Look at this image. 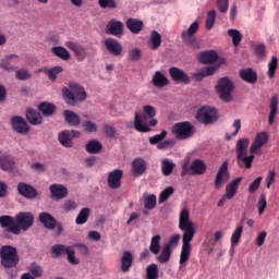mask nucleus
Returning <instances> with one entry per match:
<instances>
[{
  "label": "nucleus",
  "instance_id": "nucleus-58",
  "mask_svg": "<svg viewBox=\"0 0 279 279\" xmlns=\"http://www.w3.org/2000/svg\"><path fill=\"white\" fill-rule=\"evenodd\" d=\"M82 125H83L84 132H88L89 134H93L98 130L97 123L90 120H85Z\"/></svg>",
  "mask_w": 279,
  "mask_h": 279
},
{
  "label": "nucleus",
  "instance_id": "nucleus-9",
  "mask_svg": "<svg viewBox=\"0 0 279 279\" xmlns=\"http://www.w3.org/2000/svg\"><path fill=\"white\" fill-rule=\"evenodd\" d=\"M158 125V120L155 118H150V121L148 124H143V120H141V114L138 112H135L134 117V129L136 132H142L143 134L147 132H151V128H156Z\"/></svg>",
  "mask_w": 279,
  "mask_h": 279
},
{
  "label": "nucleus",
  "instance_id": "nucleus-27",
  "mask_svg": "<svg viewBox=\"0 0 279 279\" xmlns=\"http://www.w3.org/2000/svg\"><path fill=\"white\" fill-rule=\"evenodd\" d=\"M133 263H134V255H132V252L125 251L121 257V271H123V274H128V271L132 269Z\"/></svg>",
  "mask_w": 279,
  "mask_h": 279
},
{
  "label": "nucleus",
  "instance_id": "nucleus-21",
  "mask_svg": "<svg viewBox=\"0 0 279 279\" xmlns=\"http://www.w3.org/2000/svg\"><path fill=\"white\" fill-rule=\"evenodd\" d=\"M49 191L52 199H64L69 195V190L62 184H51Z\"/></svg>",
  "mask_w": 279,
  "mask_h": 279
},
{
  "label": "nucleus",
  "instance_id": "nucleus-52",
  "mask_svg": "<svg viewBox=\"0 0 279 279\" xmlns=\"http://www.w3.org/2000/svg\"><path fill=\"white\" fill-rule=\"evenodd\" d=\"M70 247L63 244H54L51 246V253L54 254L56 258H60L62 254H66Z\"/></svg>",
  "mask_w": 279,
  "mask_h": 279
},
{
  "label": "nucleus",
  "instance_id": "nucleus-44",
  "mask_svg": "<svg viewBox=\"0 0 279 279\" xmlns=\"http://www.w3.org/2000/svg\"><path fill=\"white\" fill-rule=\"evenodd\" d=\"M161 239L162 238L160 236V234H157V235L153 236L150 240L149 252H151V254H155V256H158V254H160Z\"/></svg>",
  "mask_w": 279,
  "mask_h": 279
},
{
  "label": "nucleus",
  "instance_id": "nucleus-37",
  "mask_svg": "<svg viewBox=\"0 0 279 279\" xmlns=\"http://www.w3.org/2000/svg\"><path fill=\"white\" fill-rule=\"evenodd\" d=\"M51 53L56 56L57 58H60V60H71V52L66 50V48L62 46H54L51 48Z\"/></svg>",
  "mask_w": 279,
  "mask_h": 279
},
{
  "label": "nucleus",
  "instance_id": "nucleus-38",
  "mask_svg": "<svg viewBox=\"0 0 279 279\" xmlns=\"http://www.w3.org/2000/svg\"><path fill=\"white\" fill-rule=\"evenodd\" d=\"M175 169V163L171 159L161 160V173L165 178H169Z\"/></svg>",
  "mask_w": 279,
  "mask_h": 279
},
{
  "label": "nucleus",
  "instance_id": "nucleus-25",
  "mask_svg": "<svg viewBox=\"0 0 279 279\" xmlns=\"http://www.w3.org/2000/svg\"><path fill=\"white\" fill-rule=\"evenodd\" d=\"M240 77L247 84H256L258 82V74L251 68L240 70Z\"/></svg>",
  "mask_w": 279,
  "mask_h": 279
},
{
  "label": "nucleus",
  "instance_id": "nucleus-6",
  "mask_svg": "<svg viewBox=\"0 0 279 279\" xmlns=\"http://www.w3.org/2000/svg\"><path fill=\"white\" fill-rule=\"evenodd\" d=\"M196 119L199 123L213 125V123H217V121H219V111L214 107L205 106L198 109Z\"/></svg>",
  "mask_w": 279,
  "mask_h": 279
},
{
  "label": "nucleus",
  "instance_id": "nucleus-33",
  "mask_svg": "<svg viewBox=\"0 0 279 279\" xmlns=\"http://www.w3.org/2000/svg\"><path fill=\"white\" fill-rule=\"evenodd\" d=\"M151 82L157 88H165V86H169V78H167V76L160 71L155 72Z\"/></svg>",
  "mask_w": 279,
  "mask_h": 279
},
{
  "label": "nucleus",
  "instance_id": "nucleus-1",
  "mask_svg": "<svg viewBox=\"0 0 279 279\" xmlns=\"http://www.w3.org/2000/svg\"><path fill=\"white\" fill-rule=\"evenodd\" d=\"M179 230L183 232V244L180 254V265L189 263L191 258V241L195 239V226L191 221V214L189 209L184 208L181 210L179 216Z\"/></svg>",
  "mask_w": 279,
  "mask_h": 279
},
{
  "label": "nucleus",
  "instance_id": "nucleus-48",
  "mask_svg": "<svg viewBox=\"0 0 279 279\" xmlns=\"http://www.w3.org/2000/svg\"><path fill=\"white\" fill-rule=\"evenodd\" d=\"M228 35L231 36L234 47H239V45H241V40H243V35L241 34V32L234 28H230L228 31Z\"/></svg>",
  "mask_w": 279,
  "mask_h": 279
},
{
  "label": "nucleus",
  "instance_id": "nucleus-32",
  "mask_svg": "<svg viewBox=\"0 0 279 279\" xmlns=\"http://www.w3.org/2000/svg\"><path fill=\"white\" fill-rule=\"evenodd\" d=\"M70 90L75 95L77 101H86V89L77 83H70Z\"/></svg>",
  "mask_w": 279,
  "mask_h": 279
},
{
  "label": "nucleus",
  "instance_id": "nucleus-42",
  "mask_svg": "<svg viewBox=\"0 0 279 279\" xmlns=\"http://www.w3.org/2000/svg\"><path fill=\"white\" fill-rule=\"evenodd\" d=\"M162 45V36L158 31H153L150 34L149 47L153 51H156Z\"/></svg>",
  "mask_w": 279,
  "mask_h": 279
},
{
  "label": "nucleus",
  "instance_id": "nucleus-47",
  "mask_svg": "<svg viewBox=\"0 0 279 279\" xmlns=\"http://www.w3.org/2000/svg\"><path fill=\"white\" fill-rule=\"evenodd\" d=\"M238 158V163L241 165V162H243V165H245L246 169H252V163L254 162V153H251L250 156H247V154L241 155V157L236 156Z\"/></svg>",
  "mask_w": 279,
  "mask_h": 279
},
{
  "label": "nucleus",
  "instance_id": "nucleus-18",
  "mask_svg": "<svg viewBox=\"0 0 279 279\" xmlns=\"http://www.w3.org/2000/svg\"><path fill=\"white\" fill-rule=\"evenodd\" d=\"M132 175L134 178H141V175H143L145 173V171H147V162L145 161V159L138 157L135 158L132 163Z\"/></svg>",
  "mask_w": 279,
  "mask_h": 279
},
{
  "label": "nucleus",
  "instance_id": "nucleus-5",
  "mask_svg": "<svg viewBox=\"0 0 279 279\" xmlns=\"http://www.w3.org/2000/svg\"><path fill=\"white\" fill-rule=\"evenodd\" d=\"M199 32V22L192 23L186 31H182L181 38L192 49H201L202 44L195 38L196 33Z\"/></svg>",
  "mask_w": 279,
  "mask_h": 279
},
{
  "label": "nucleus",
  "instance_id": "nucleus-57",
  "mask_svg": "<svg viewBox=\"0 0 279 279\" xmlns=\"http://www.w3.org/2000/svg\"><path fill=\"white\" fill-rule=\"evenodd\" d=\"M173 193H175L173 186L166 187L159 195V204H163V202H167V199H169V196Z\"/></svg>",
  "mask_w": 279,
  "mask_h": 279
},
{
  "label": "nucleus",
  "instance_id": "nucleus-30",
  "mask_svg": "<svg viewBox=\"0 0 279 279\" xmlns=\"http://www.w3.org/2000/svg\"><path fill=\"white\" fill-rule=\"evenodd\" d=\"M215 71H217V68L210 65L201 70L199 72L192 74V78L194 82H202L204 77H210V75H215Z\"/></svg>",
  "mask_w": 279,
  "mask_h": 279
},
{
  "label": "nucleus",
  "instance_id": "nucleus-36",
  "mask_svg": "<svg viewBox=\"0 0 279 279\" xmlns=\"http://www.w3.org/2000/svg\"><path fill=\"white\" fill-rule=\"evenodd\" d=\"M26 119L32 125H40L43 123V116L34 109L26 110Z\"/></svg>",
  "mask_w": 279,
  "mask_h": 279
},
{
  "label": "nucleus",
  "instance_id": "nucleus-34",
  "mask_svg": "<svg viewBox=\"0 0 279 279\" xmlns=\"http://www.w3.org/2000/svg\"><path fill=\"white\" fill-rule=\"evenodd\" d=\"M0 167L3 171H12V169H14V157L8 154L1 155Z\"/></svg>",
  "mask_w": 279,
  "mask_h": 279
},
{
  "label": "nucleus",
  "instance_id": "nucleus-35",
  "mask_svg": "<svg viewBox=\"0 0 279 279\" xmlns=\"http://www.w3.org/2000/svg\"><path fill=\"white\" fill-rule=\"evenodd\" d=\"M248 147H250V138L247 137L240 138L235 145L236 156L241 158V156H244V154H247Z\"/></svg>",
  "mask_w": 279,
  "mask_h": 279
},
{
  "label": "nucleus",
  "instance_id": "nucleus-45",
  "mask_svg": "<svg viewBox=\"0 0 279 279\" xmlns=\"http://www.w3.org/2000/svg\"><path fill=\"white\" fill-rule=\"evenodd\" d=\"M62 93H63V99L65 102L69 104V106H75V104L80 101L77 100V96H75L71 89L64 87L62 89Z\"/></svg>",
  "mask_w": 279,
  "mask_h": 279
},
{
  "label": "nucleus",
  "instance_id": "nucleus-15",
  "mask_svg": "<svg viewBox=\"0 0 279 279\" xmlns=\"http://www.w3.org/2000/svg\"><path fill=\"white\" fill-rule=\"evenodd\" d=\"M121 180H123V170L116 169L109 172L107 179L109 189H121Z\"/></svg>",
  "mask_w": 279,
  "mask_h": 279
},
{
  "label": "nucleus",
  "instance_id": "nucleus-59",
  "mask_svg": "<svg viewBox=\"0 0 279 279\" xmlns=\"http://www.w3.org/2000/svg\"><path fill=\"white\" fill-rule=\"evenodd\" d=\"M144 206L146 210H154L156 208V195L150 194L145 197Z\"/></svg>",
  "mask_w": 279,
  "mask_h": 279
},
{
  "label": "nucleus",
  "instance_id": "nucleus-62",
  "mask_svg": "<svg viewBox=\"0 0 279 279\" xmlns=\"http://www.w3.org/2000/svg\"><path fill=\"white\" fill-rule=\"evenodd\" d=\"M15 77L16 80L25 82V80H29V77H32V74L27 69H20L15 71Z\"/></svg>",
  "mask_w": 279,
  "mask_h": 279
},
{
  "label": "nucleus",
  "instance_id": "nucleus-46",
  "mask_svg": "<svg viewBox=\"0 0 279 279\" xmlns=\"http://www.w3.org/2000/svg\"><path fill=\"white\" fill-rule=\"evenodd\" d=\"M158 263L165 264L171 260V248L169 245H163L161 253L157 257Z\"/></svg>",
  "mask_w": 279,
  "mask_h": 279
},
{
  "label": "nucleus",
  "instance_id": "nucleus-61",
  "mask_svg": "<svg viewBox=\"0 0 279 279\" xmlns=\"http://www.w3.org/2000/svg\"><path fill=\"white\" fill-rule=\"evenodd\" d=\"M98 4L102 10H117V1L114 0H98Z\"/></svg>",
  "mask_w": 279,
  "mask_h": 279
},
{
  "label": "nucleus",
  "instance_id": "nucleus-29",
  "mask_svg": "<svg viewBox=\"0 0 279 279\" xmlns=\"http://www.w3.org/2000/svg\"><path fill=\"white\" fill-rule=\"evenodd\" d=\"M63 117H64L65 123H68V125H71L72 128H77L80 123H82L80 116H77V113H75L72 110H64Z\"/></svg>",
  "mask_w": 279,
  "mask_h": 279
},
{
  "label": "nucleus",
  "instance_id": "nucleus-11",
  "mask_svg": "<svg viewBox=\"0 0 279 279\" xmlns=\"http://www.w3.org/2000/svg\"><path fill=\"white\" fill-rule=\"evenodd\" d=\"M65 47H68L70 51H73L74 58H76L77 62H84V60H86V56H88L86 47L75 41H66Z\"/></svg>",
  "mask_w": 279,
  "mask_h": 279
},
{
  "label": "nucleus",
  "instance_id": "nucleus-10",
  "mask_svg": "<svg viewBox=\"0 0 279 279\" xmlns=\"http://www.w3.org/2000/svg\"><path fill=\"white\" fill-rule=\"evenodd\" d=\"M230 181V172H228V161H225L221 167L219 168L217 174H216V180H215V189L219 191L226 182Z\"/></svg>",
  "mask_w": 279,
  "mask_h": 279
},
{
  "label": "nucleus",
  "instance_id": "nucleus-14",
  "mask_svg": "<svg viewBox=\"0 0 279 279\" xmlns=\"http://www.w3.org/2000/svg\"><path fill=\"white\" fill-rule=\"evenodd\" d=\"M12 130L17 134H27L29 132V125L25 119L21 116H15L11 118Z\"/></svg>",
  "mask_w": 279,
  "mask_h": 279
},
{
  "label": "nucleus",
  "instance_id": "nucleus-24",
  "mask_svg": "<svg viewBox=\"0 0 279 279\" xmlns=\"http://www.w3.org/2000/svg\"><path fill=\"white\" fill-rule=\"evenodd\" d=\"M219 60V54L215 50H208L198 54V62L202 64H213Z\"/></svg>",
  "mask_w": 279,
  "mask_h": 279
},
{
  "label": "nucleus",
  "instance_id": "nucleus-19",
  "mask_svg": "<svg viewBox=\"0 0 279 279\" xmlns=\"http://www.w3.org/2000/svg\"><path fill=\"white\" fill-rule=\"evenodd\" d=\"M170 77L174 82H182L183 84H191V76L186 74L183 70L180 68L172 66L169 69Z\"/></svg>",
  "mask_w": 279,
  "mask_h": 279
},
{
  "label": "nucleus",
  "instance_id": "nucleus-54",
  "mask_svg": "<svg viewBox=\"0 0 279 279\" xmlns=\"http://www.w3.org/2000/svg\"><path fill=\"white\" fill-rule=\"evenodd\" d=\"M278 69V57H272L270 62L268 63V77L271 80L274 75H276V71Z\"/></svg>",
  "mask_w": 279,
  "mask_h": 279
},
{
  "label": "nucleus",
  "instance_id": "nucleus-53",
  "mask_svg": "<svg viewBox=\"0 0 279 279\" xmlns=\"http://www.w3.org/2000/svg\"><path fill=\"white\" fill-rule=\"evenodd\" d=\"M156 117V107L146 105L143 107L142 119H154Z\"/></svg>",
  "mask_w": 279,
  "mask_h": 279
},
{
  "label": "nucleus",
  "instance_id": "nucleus-51",
  "mask_svg": "<svg viewBox=\"0 0 279 279\" xmlns=\"http://www.w3.org/2000/svg\"><path fill=\"white\" fill-rule=\"evenodd\" d=\"M243 234V225H238L235 230L231 235V244L232 246L239 245V241H241V235Z\"/></svg>",
  "mask_w": 279,
  "mask_h": 279
},
{
  "label": "nucleus",
  "instance_id": "nucleus-16",
  "mask_svg": "<svg viewBox=\"0 0 279 279\" xmlns=\"http://www.w3.org/2000/svg\"><path fill=\"white\" fill-rule=\"evenodd\" d=\"M104 46L106 47L107 51L111 53V56L119 57L123 53V46L114 38H106L104 41Z\"/></svg>",
  "mask_w": 279,
  "mask_h": 279
},
{
  "label": "nucleus",
  "instance_id": "nucleus-39",
  "mask_svg": "<svg viewBox=\"0 0 279 279\" xmlns=\"http://www.w3.org/2000/svg\"><path fill=\"white\" fill-rule=\"evenodd\" d=\"M38 110L44 114V117H53L56 112V105L48 101H44L39 104Z\"/></svg>",
  "mask_w": 279,
  "mask_h": 279
},
{
  "label": "nucleus",
  "instance_id": "nucleus-2",
  "mask_svg": "<svg viewBox=\"0 0 279 279\" xmlns=\"http://www.w3.org/2000/svg\"><path fill=\"white\" fill-rule=\"evenodd\" d=\"M0 263L5 269H12L21 263L19 251L12 245H3L0 248Z\"/></svg>",
  "mask_w": 279,
  "mask_h": 279
},
{
  "label": "nucleus",
  "instance_id": "nucleus-7",
  "mask_svg": "<svg viewBox=\"0 0 279 279\" xmlns=\"http://www.w3.org/2000/svg\"><path fill=\"white\" fill-rule=\"evenodd\" d=\"M171 132L179 141H186V138H191L195 134V126L189 121L178 122L173 124Z\"/></svg>",
  "mask_w": 279,
  "mask_h": 279
},
{
  "label": "nucleus",
  "instance_id": "nucleus-8",
  "mask_svg": "<svg viewBox=\"0 0 279 279\" xmlns=\"http://www.w3.org/2000/svg\"><path fill=\"white\" fill-rule=\"evenodd\" d=\"M15 226L24 232H27L32 226H34V214L27 211H21L15 217Z\"/></svg>",
  "mask_w": 279,
  "mask_h": 279
},
{
  "label": "nucleus",
  "instance_id": "nucleus-40",
  "mask_svg": "<svg viewBox=\"0 0 279 279\" xmlns=\"http://www.w3.org/2000/svg\"><path fill=\"white\" fill-rule=\"evenodd\" d=\"M101 149H104V146L97 140H90L85 145V151H87V154H99V151H101Z\"/></svg>",
  "mask_w": 279,
  "mask_h": 279
},
{
  "label": "nucleus",
  "instance_id": "nucleus-41",
  "mask_svg": "<svg viewBox=\"0 0 279 279\" xmlns=\"http://www.w3.org/2000/svg\"><path fill=\"white\" fill-rule=\"evenodd\" d=\"M90 217V208L84 207L80 210L78 215L75 218V225L76 226H84L88 221V218Z\"/></svg>",
  "mask_w": 279,
  "mask_h": 279
},
{
  "label": "nucleus",
  "instance_id": "nucleus-23",
  "mask_svg": "<svg viewBox=\"0 0 279 279\" xmlns=\"http://www.w3.org/2000/svg\"><path fill=\"white\" fill-rule=\"evenodd\" d=\"M241 182H243V178L239 177L235 178L233 181H231L227 187H226V195L225 197L227 199H233L234 195H236V192L239 191V186L241 185Z\"/></svg>",
  "mask_w": 279,
  "mask_h": 279
},
{
  "label": "nucleus",
  "instance_id": "nucleus-31",
  "mask_svg": "<svg viewBox=\"0 0 279 279\" xmlns=\"http://www.w3.org/2000/svg\"><path fill=\"white\" fill-rule=\"evenodd\" d=\"M278 104H279V98L277 95L272 96L270 99V112L268 116V123L269 125H274V121H276V116L278 114Z\"/></svg>",
  "mask_w": 279,
  "mask_h": 279
},
{
  "label": "nucleus",
  "instance_id": "nucleus-20",
  "mask_svg": "<svg viewBox=\"0 0 279 279\" xmlns=\"http://www.w3.org/2000/svg\"><path fill=\"white\" fill-rule=\"evenodd\" d=\"M269 141V135L267 132H260L255 136L253 144L250 147L251 154H256L258 149L263 148V145H266Z\"/></svg>",
  "mask_w": 279,
  "mask_h": 279
},
{
  "label": "nucleus",
  "instance_id": "nucleus-50",
  "mask_svg": "<svg viewBox=\"0 0 279 279\" xmlns=\"http://www.w3.org/2000/svg\"><path fill=\"white\" fill-rule=\"evenodd\" d=\"M159 278V270L157 264H150L146 268V279H158Z\"/></svg>",
  "mask_w": 279,
  "mask_h": 279
},
{
  "label": "nucleus",
  "instance_id": "nucleus-49",
  "mask_svg": "<svg viewBox=\"0 0 279 279\" xmlns=\"http://www.w3.org/2000/svg\"><path fill=\"white\" fill-rule=\"evenodd\" d=\"M222 236H223V233L221 231H217L215 233L214 240H210V238H207L205 240V245H207V247L209 248V253L213 252V250H215V246L217 245V241H220Z\"/></svg>",
  "mask_w": 279,
  "mask_h": 279
},
{
  "label": "nucleus",
  "instance_id": "nucleus-63",
  "mask_svg": "<svg viewBox=\"0 0 279 279\" xmlns=\"http://www.w3.org/2000/svg\"><path fill=\"white\" fill-rule=\"evenodd\" d=\"M217 8L221 14H226L228 12V8H230V0H217Z\"/></svg>",
  "mask_w": 279,
  "mask_h": 279
},
{
  "label": "nucleus",
  "instance_id": "nucleus-64",
  "mask_svg": "<svg viewBox=\"0 0 279 279\" xmlns=\"http://www.w3.org/2000/svg\"><path fill=\"white\" fill-rule=\"evenodd\" d=\"M257 207H258V214L263 215V213H265V208H267V196L265 194H260L257 203Z\"/></svg>",
  "mask_w": 279,
  "mask_h": 279
},
{
  "label": "nucleus",
  "instance_id": "nucleus-17",
  "mask_svg": "<svg viewBox=\"0 0 279 279\" xmlns=\"http://www.w3.org/2000/svg\"><path fill=\"white\" fill-rule=\"evenodd\" d=\"M0 226L2 228H8V232H11V234H20V227L16 226V218L14 219L12 216H1Z\"/></svg>",
  "mask_w": 279,
  "mask_h": 279
},
{
  "label": "nucleus",
  "instance_id": "nucleus-22",
  "mask_svg": "<svg viewBox=\"0 0 279 279\" xmlns=\"http://www.w3.org/2000/svg\"><path fill=\"white\" fill-rule=\"evenodd\" d=\"M38 219L47 230H56V222L58 220H56V217L51 216V214L43 211L39 214Z\"/></svg>",
  "mask_w": 279,
  "mask_h": 279
},
{
  "label": "nucleus",
  "instance_id": "nucleus-43",
  "mask_svg": "<svg viewBox=\"0 0 279 279\" xmlns=\"http://www.w3.org/2000/svg\"><path fill=\"white\" fill-rule=\"evenodd\" d=\"M59 143L63 147H73V140L71 138V133L69 130H64L59 133Z\"/></svg>",
  "mask_w": 279,
  "mask_h": 279
},
{
  "label": "nucleus",
  "instance_id": "nucleus-55",
  "mask_svg": "<svg viewBox=\"0 0 279 279\" xmlns=\"http://www.w3.org/2000/svg\"><path fill=\"white\" fill-rule=\"evenodd\" d=\"M217 21V11L211 10L207 13L206 19V29H210L211 27H215V23Z\"/></svg>",
  "mask_w": 279,
  "mask_h": 279
},
{
  "label": "nucleus",
  "instance_id": "nucleus-26",
  "mask_svg": "<svg viewBox=\"0 0 279 279\" xmlns=\"http://www.w3.org/2000/svg\"><path fill=\"white\" fill-rule=\"evenodd\" d=\"M19 62V56L16 54H9L0 62V69H3V71H16V68L13 66V64H16Z\"/></svg>",
  "mask_w": 279,
  "mask_h": 279
},
{
  "label": "nucleus",
  "instance_id": "nucleus-60",
  "mask_svg": "<svg viewBox=\"0 0 279 279\" xmlns=\"http://www.w3.org/2000/svg\"><path fill=\"white\" fill-rule=\"evenodd\" d=\"M28 271H31V274L35 276V278H43V274H44L43 267H40L36 263L31 264V266L28 267Z\"/></svg>",
  "mask_w": 279,
  "mask_h": 279
},
{
  "label": "nucleus",
  "instance_id": "nucleus-13",
  "mask_svg": "<svg viewBox=\"0 0 279 279\" xmlns=\"http://www.w3.org/2000/svg\"><path fill=\"white\" fill-rule=\"evenodd\" d=\"M123 22L112 19L107 23L106 33L121 38V36H123Z\"/></svg>",
  "mask_w": 279,
  "mask_h": 279
},
{
  "label": "nucleus",
  "instance_id": "nucleus-56",
  "mask_svg": "<svg viewBox=\"0 0 279 279\" xmlns=\"http://www.w3.org/2000/svg\"><path fill=\"white\" fill-rule=\"evenodd\" d=\"M62 71H64V68L60 66V65H56L51 69H49L48 72V77L51 82H56V80H58V75H60V73H62Z\"/></svg>",
  "mask_w": 279,
  "mask_h": 279
},
{
  "label": "nucleus",
  "instance_id": "nucleus-3",
  "mask_svg": "<svg viewBox=\"0 0 279 279\" xmlns=\"http://www.w3.org/2000/svg\"><path fill=\"white\" fill-rule=\"evenodd\" d=\"M181 177L184 175H204L206 173V163L202 159H194L191 163V159L186 158L181 166Z\"/></svg>",
  "mask_w": 279,
  "mask_h": 279
},
{
  "label": "nucleus",
  "instance_id": "nucleus-12",
  "mask_svg": "<svg viewBox=\"0 0 279 279\" xmlns=\"http://www.w3.org/2000/svg\"><path fill=\"white\" fill-rule=\"evenodd\" d=\"M17 193L19 195H22V197H25L26 199H36V197H38V191L35 190L34 186L25 182H20L17 184Z\"/></svg>",
  "mask_w": 279,
  "mask_h": 279
},
{
  "label": "nucleus",
  "instance_id": "nucleus-4",
  "mask_svg": "<svg viewBox=\"0 0 279 279\" xmlns=\"http://www.w3.org/2000/svg\"><path fill=\"white\" fill-rule=\"evenodd\" d=\"M216 90L225 104L232 101V90H234V83L230 77H222L216 85Z\"/></svg>",
  "mask_w": 279,
  "mask_h": 279
},
{
  "label": "nucleus",
  "instance_id": "nucleus-28",
  "mask_svg": "<svg viewBox=\"0 0 279 279\" xmlns=\"http://www.w3.org/2000/svg\"><path fill=\"white\" fill-rule=\"evenodd\" d=\"M125 26L131 32V34H138L140 32H143L145 24L138 19L130 17L126 20Z\"/></svg>",
  "mask_w": 279,
  "mask_h": 279
}]
</instances>
